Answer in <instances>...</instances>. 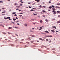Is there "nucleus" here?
Here are the masks:
<instances>
[{
  "mask_svg": "<svg viewBox=\"0 0 60 60\" xmlns=\"http://www.w3.org/2000/svg\"><path fill=\"white\" fill-rule=\"evenodd\" d=\"M52 12H54L53 14L55 15V14H56V11H52Z\"/></svg>",
  "mask_w": 60,
  "mask_h": 60,
  "instance_id": "f257e3e1",
  "label": "nucleus"
},
{
  "mask_svg": "<svg viewBox=\"0 0 60 60\" xmlns=\"http://www.w3.org/2000/svg\"><path fill=\"white\" fill-rule=\"evenodd\" d=\"M45 21L46 22H48L49 21V20H47V19L45 20Z\"/></svg>",
  "mask_w": 60,
  "mask_h": 60,
  "instance_id": "f03ea898",
  "label": "nucleus"
},
{
  "mask_svg": "<svg viewBox=\"0 0 60 60\" xmlns=\"http://www.w3.org/2000/svg\"><path fill=\"white\" fill-rule=\"evenodd\" d=\"M56 8H59V9H60V7H59L56 6L55 7Z\"/></svg>",
  "mask_w": 60,
  "mask_h": 60,
  "instance_id": "7ed1b4c3",
  "label": "nucleus"
},
{
  "mask_svg": "<svg viewBox=\"0 0 60 60\" xmlns=\"http://www.w3.org/2000/svg\"><path fill=\"white\" fill-rule=\"evenodd\" d=\"M30 36H32V37H35V36L33 35H30Z\"/></svg>",
  "mask_w": 60,
  "mask_h": 60,
  "instance_id": "20e7f679",
  "label": "nucleus"
},
{
  "mask_svg": "<svg viewBox=\"0 0 60 60\" xmlns=\"http://www.w3.org/2000/svg\"><path fill=\"white\" fill-rule=\"evenodd\" d=\"M45 33H49V32L47 31H45Z\"/></svg>",
  "mask_w": 60,
  "mask_h": 60,
  "instance_id": "39448f33",
  "label": "nucleus"
},
{
  "mask_svg": "<svg viewBox=\"0 0 60 60\" xmlns=\"http://www.w3.org/2000/svg\"><path fill=\"white\" fill-rule=\"evenodd\" d=\"M51 31L52 32H53V33H55V31H54V30H51Z\"/></svg>",
  "mask_w": 60,
  "mask_h": 60,
  "instance_id": "423d86ee",
  "label": "nucleus"
},
{
  "mask_svg": "<svg viewBox=\"0 0 60 60\" xmlns=\"http://www.w3.org/2000/svg\"><path fill=\"white\" fill-rule=\"evenodd\" d=\"M49 8L50 9V10H51V8H52V7L50 6L49 7Z\"/></svg>",
  "mask_w": 60,
  "mask_h": 60,
  "instance_id": "0eeeda50",
  "label": "nucleus"
},
{
  "mask_svg": "<svg viewBox=\"0 0 60 60\" xmlns=\"http://www.w3.org/2000/svg\"><path fill=\"white\" fill-rule=\"evenodd\" d=\"M53 28H55L56 29V27L53 26Z\"/></svg>",
  "mask_w": 60,
  "mask_h": 60,
  "instance_id": "6e6552de",
  "label": "nucleus"
},
{
  "mask_svg": "<svg viewBox=\"0 0 60 60\" xmlns=\"http://www.w3.org/2000/svg\"><path fill=\"white\" fill-rule=\"evenodd\" d=\"M12 28V27H9L8 28V29H11Z\"/></svg>",
  "mask_w": 60,
  "mask_h": 60,
  "instance_id": "1a4fd4ad",
  "label": "nucleus"
},
{
  "mask_svg": "<svg viewBox=\"0 0 60 60\" xmlns=\"http://www.w3.org/2000/svg\"><path fill=\"white\" fill-rule=\"evenodd\" d=\"M40 22V23H42L43 22V21H42V20H41Z\"/></svg>",
  "mask_w": 60,
  "mask_h": 60,
  "instance_id": "9d476101",
  "label": "nucleus"
},
{
  "mask_svg": "<svg viewBox=\"0 0 60 60\" xmlns=\"http://www.w3.org/2000/svg\"><path fill=\"white\" fill-rule=\"evenodd\" d=\"M25 26H27V24H25Z\"/></svg>",
  "mask_w": 60,
  "mask_h": 60,
  "instance_id": "9b49d317",
  "label": "nucleus"
},
{
  "mask_svg": "<svg viewBox=\"0 0 60 60\" xmlns=\"http://www.w3.org/2000/svg\"><path fill=\"white\" fill-rule=\"evenodd\" d=\"M52 37V36L50 35V36H48V37Z\"/></svg>",
  "mask_w": 60,
  "mask_h": 60,
  "instance_id": "f8f14e48",
  "label": "nucleus"
},
{
  "mask_svg": "<svg viewBox=\"0 0 60 60\" xmlns=\"http://www.w3.org/2000/svg\"><path fill=\"white\" fill-rule=\"evenodd\" d=\"M42 12H46V11L45 10H43Z\"/></svg>",
  "mask_w": 60,
  "mask_h": 60,
  "instance_id": "ddd939ff",
  "label": "nucleus"
},
{
  "mask_svg": "<svg viewBox=\"0 0 60 60\" xmlns=\"http://www.w3.org/2000/svg\"><path fill=\"white\" fill-rule=\"evenodd\" d=\"M52 7H53V8H52V9H54V6L52 5Z\"/></svg>",
  "mask_w": 60,
  "mask_h": 60,
  "instance_id": "4468645a",
  "label": "nucleus"
},
{
  "mask_svg": "<svg viewBox=\"0 0 60 60\" xmlns=\"http://www.w3.org/2000/svg\"><path fill=\"white\" fill-rule=\"evenodd\" d=\"M16 7H17V8H19L20 7V6H16Z\"/></svg>",
  "mask_w": 60,
  "mask_h": 60,
  "instance_id": "2eb2a0df",
  "label": "nucleus"
},
{
  "mask_svg": "<svg viewBox=\"0 0 60 60\" xmlns=\"http://www.w3.org/2000/svg\"><path fill=\"white\" fill-rule=\"evenodd\" d=\"M52 10L53 11H55L56 10V9H53Z\"/></svg>",
  "mask_w": 60,
  "mask_h": 60,
  "instance_id": "dca6fc26",
  "label": "nucleus"
},
{
  "mask_svg": "<svg viewBox=\"0 0 60 60\" xmlns=\"http://www.w3.org/2000/svg\"><path fill=\"white\" fill-rule=\"evenodd\" d=\"M13 20L14 21H15V20H16L15 19H13Z\"/></svg>",
  "mask_w": 60,
  "mask_h": 60,
  "instance_id": "f3484780",
  "label": "nucleus"
},
{
  "mask_svg": "<svg viewBox=\"0 0 60 60\" xmlns=\"http://www.w3.org/2000/svg\"><path fill=\"white\" fill-rule=\"evenodd\" d=\"M31 19L32 20V21H33L34 20V19Z\"/></svg>",
  "mask_w": 60,
  "mask_h": 60,
  "instance_id": "a211bd4d",
  "label": "nucleus"
},
{
  "mask_svg": "<svg viewBox=\"0 0 60 60\" xmlns=\"http://www.w3.org/2000/svg\"><path fill=\"white\" fill-rule=\"evenodd\" d=\"M39 40H42V38H39Z\"/></svg>",
  "mask_w": 60,
  "mask_h": 60,
  "instance_id": "6ab92c4d",
  "label": "nucleus"
},
{
  "mask_svg": "<svg viewBox=\"0 0 60 60\" xmlns=\"http://www.w3.org/2000/svg\"><path fill=\"white\" fill-rule=\"evenodd\" d=\"M7 19H10V17H7Z\"/></svg>",
  "mask_w": 60,
  "mask_h": 60,
  "instance_id": "aec40b11",
  "label": "nucleus"
},
{
  "mask_svg": "<svg viewBox=\"0 0 60 60\" xmlns=\"http://www.w3.org/2000/svg\"><path fill=\"white\" fill-rule=\"evenodd\" d=\"M31 11H34V10H33V9H31L30 10Z\"/></svg>",
  "mask_w": 60,
  "mask_h": 60,
  "instance_id": "412c9836",
  "label": "nucleus"
},
{
  "mask_svg": "<svg viewBox=\"0 0 60 60\" xmlns=\"http://www.w3.org/2000/svg\"><path fill=\"white\" fill-rule=\"evenodd\" d=\"M30 32H33V33H34V31H32V30H30Z\"/></svg>",
  "mask_w": 60,
  "mask_h": 60,
  "instance_id": "4be33fe9",
  "label": "nucleus"
},
{
  "mask_svg": "<svg viewBox=\"0 0 60 60\" xmlns=\"http://www.w3.org/2000/svg\"><path fill=\"white\" fill-rule=\"evenodd\" d=\"M1 26H2L3 27H4V25H1Z\"/></svg>",
  "mask_w": 60,
  "mask_h": 60,
  "instance_id": "5701e85b",
  "label": "nucleus"
},
{
  "mask_svg": "<svg viewBox=\"0 0 60 60\" xmlns=\"http://www.w3.org/2000/svg\"><path fill=\"white\" fill-rule=\"evenodd\" d=\"M57 13H60V11H57Z\"/></svg>",
  "mask_w": 60,
  "mask_h": 60,
  "instance_id": "b1692460",
  "label": "nucleus"
},
{
  "mask_svg": "<svg viewBox=\"0 0 60 60\" xmlns=\"http://www.w3.org/2000/svg\"><path fill=\"white\" fill-rule=\"evenodd\" d=\"M57 5H60V4H57Z\"/></svg>",
  "mask_w": 60,
  "mask_h": 60,
  "instance_id": "393cba45",
  "label": "nucleus"
},
{
  "mask_svg": "<svg viewBox=\"0 0 60 60\" xmlns=\"http://www.w3.org/2000/svg\"><path fill=\"white\" fill-rule=\"evenodd\" d=\"M52 19V20H55V19Z\"/></svg>",
  "mask_w": 60,
  "mask_h": 60,
  "instance_id": "a878e982",
  "label": "nucleus"
},
{
  "mask_svg": "<svg viewBox=\"0 0 60 60\" xmlns=\"http://www.w3.org/2000/svg\"><path fill=\"white\" fill-rule=\"evenodd\" d=\"M57 22V23H60V21H58V22Z\"/></svg>",
  "mask_w": 60,
  "mask_h": 60,
  "instance_id": "bb28decb",
  "label": "nucleus"
},
{
  "mask_svg": "<svg viewBox=\"0 0 60 60\" xmlns=\"http://www.w3.org/2000/svg\"><path fill=\"white\" fill-rule=\"evenodd\" d=\"M43 17H44V18H45V15H43Z\"/></svg>",
  "mask_w": 60,
  "mask_h": 60,
  "instance_id": "cd10ccee",
  "label": "nucleus"
},
{
  "mask_svg": "<svg viewBox=\"0 0 60 60\" xmlns=\"http://www.w3.org/2000/svg\"><path fill=\"white\" fill-rule=\"evenodd\" d=\"M4 19H8V18H5V17H4Z\"/></svg>",
  "mask_w": 60,
  "mask_h": 60,
  "instance_id": "c85d7f7f",
  "label": "nucleus"
},
{
  "mask_svg": "<svg viewBox=\"0 0 60 60\" xmlns=\"http://www.w3.org/2000/svg\"><path fill=\"white\" fill-rule=\"evenodd\" d=\"M25 48H26L27 47H28V46H25Z\"/></svg>",
  "mask_w": 60,
  "mask_h": 60,
  "instance_id": "c756f323",
  "label": "nucleus"
},
{
  "mask_svg": "<svg viewBox=\"0 0 60 60\" xmlns=\"http://www.w3.org/2000/svg\"><path fill=\"white\" fill-rule=\"evenodd\" d=\"M33 14L34 15H37V14H36L33 13Z\"/></svg>",
  "mask_w": 60,
  "mask_h": 60,
  "instance_id": "7c9ffc66",
  "label": "nucleus"
},
{
  "mask_svg": "<svg viewBox=\"0 0 60 60\" xmlns=\"http://www.w3.org/2000/svg\"><path fill=\"white\" fill-rule=\"evenodd\" d=\"M5 11H4L3 12H2V13H5Z\"/></svg>",
  "mask_w": 60,
  "mask_h": 60,
  "instance_id": "2f4dec72",
  "label": "nucleus"
},
{
  "mask_svg": "<svg viewBox=\"0 0 60 60\" xmlns=\"http://www.w3.org/2000/svg\"><path fill=\"white\" fill-rule=\"evenodd\" d=\"M42 34H47L45 33H42Z\"/></svg>",
  "mask_w": 60,
  "mask_h": 60,
  "instance_id": "473e14b6",
  "label": "nucleus"
},
{
  "mask_svg": "<svg viewBox=\"0 0 60 60\" xmlns=\"http://www.w3.org/2000/svg\"><path fill=\"white\" fill-rule=\"evenodd\" d=\"M31 42L32 43H33V42H34V41H31Z\"/></svg>",
  "mask_w": 60,
  "mask_h": 60,
  "instance_id": "72a5a7b5",
  "label": "nucleus"
},
{
  "mask_svg": "<svg viewBox=\"0 0 60 60\" xmlns=\"http://www.w3.org/2000/svg\"><path fill=\"white\" fill-rule=\"evenodd\" d=\"M14 16H17V15L16 14L14 15Z\"/></svg>",
  "mask_w": 60,
  "mask_h": 60,
  "instance_id": "f704fd0d",
  "label": "nucleus"
},
{
  "mask_svg": "<svg viewBox=\"0 0 60 60\" xmlns=\"http://www.w3.org/2000/svg\"><path fill=\"white\" fill-rule=\"evenodd\" d=\"M21 11V10H19L18 11Z\"/></svg>",
  "mask_w": 60,
  "mask_h": 60,
  "instance_id": "c9c22d12",
  "label": "nucleus"
},
{
  "mask_svg": "<svg viewBox=\"0 0 60 60\" xmlns=\"http://www.w3.org/2000/svg\"><path fill=\"white\" fill-rule=\"evenodd\" d=\"M8 34H11V33H10V32H8Z\"/></svg>",
  "mask_w": 60,
  "mask_h": 60,
  "instance_id": "e433bc0d",
  "label": "nucleus"
},
{
  "mask_svg": "<svg viewBox=\"0 0 60 60\" xmlns=\"http://www.w3.org/2000/svg\"><path fill=\"white\" fill-rule=\"evenodd\" d=\"M21 0L20 1V2H22V0Z\"/></svg>",
  "mask_w": 60,
  "mask_h": 60,
  "instance_id": "4c0bfd02",
  "label": "nucleus"
},
{
  "mask_svg": "<svg viewBox=\"0 0 60 60\" xmlns=\"http://www.w3.org/2000/svg\"><path fill=\"white\" fill-rule=\"evenodd\" d=\"M19 16H20V17H22V15H19Z\"/></svg>",
  "mask_w": 60,
  "mask_h": 60,
  "instance_id": "58836bf2",
  "label": "nucleus"
},
{
  "mask_svg": "<svg viewBox=\"0 0 60 60\" xmlns=\"http://www.w3.org/2000/svg\"><path fill=\"white\" fill-rule=\"evenodd\" d=\"M40 29H42V27H40Z\"/></svg>",
  "mask_w": 60,
  "mask_h": 60,
  "instance_id": "ea45409f",
  "label": "nucleus"
},
{
  "mask_svg": "<svg viewBox=\"0 0 60 60\" xmlns=\"http://www.w3.org/2000/svg\"><path fill=\"white\" fill-rule=\"evenodd\" d=\"M43 7H44V8H46V6H43Z\"/></svg>",
  "mask_w": 60,
  "mask_h": 60,
  "instance_id": "a19ab883",
  "label": "nucleus"
},
{
  "mask_svg": "<svg viewBox=\"0 0 60 60\" xmlns=\"http://www.w3.org/2000/svg\"><path fill=\"white\" fill-rule=\"evenodd\" d=\"M21 3H22V4H23V3H24V2H21Z\"/></svg>",
  "mask_w": 60,
  "mask_h": 60,
  "instance_id": "79ce46f5",
  "label": "nucleus"
},
{
  "mask_svg": "<svg viewBox=\"0 0 60 60\" xmlns=\"http://www.w3.org/2000/svg\"><path fill=\"white\" fill-rule=\"evenodd\" d=\"M45 36L46 37H49V36Z\"/></svg>",
  "mask_w": 60,
  "mask_h": 60,
  "instance_id": "37998d69",
  "label": "nucleus"
},
{
  "mask_svg": "<svg viewBox=\"0 0 60 60\" xmlns=\"http://www.w3.org/2000/svg\"><path fill=\"white\" fill-rule=\"evenodd\" d=\"M29 8H31V7L30 6H29Z\"/></svg>",
  "mask_w": 60,
  "mask_h": 60,
  "instance_id": "c03bdc74",
  "label": "nucleus"
},
{
  "mask_svg": "<svg viewBox=\"0 0 60 60\" xmlns=\"http://www.w3.org/2000/svg\"><path fill=\"white\" fill-rule=\"evenodd\" d=\"M20 6H22L23 5V4H20Z\"/></svg>",
  "mask_w": 60,
  "mask_h": 60,
  "instance_id": "a18cd8bd",
  "label": "nucleus"
},
{
  "mask_svg": "<svg viewBox=\"0 0 60 60\" xmlns=\"http://www.w3.org/2000/svg\"><path fill=\"white\" fill-rule=\"evenodd\" d=\"M19 10V9L18 8H17L16 9V10Z\"/></svg>",
  "mask_w": 60,
  "mask_h": 60,
  "instance_id": "49530a36",
  "label": "nucleus"
},
{
  "mask_svg": "<svg viewBox=\"0 0 60 60\" xmlns=\"http://www.w3.org/2000/svg\"><path fill=\"white\" fill-rule=\"evenodd\" d=\"M12 14H15V13H13Z\"/></svg>",
  "mask_w": 60,
  "mask_h": 60,
  "instance_id": "de8ad7c7",
  "label": "nucleus"
},
{
  "mask_svg": "<svg viewBox=\"0 0 60 60\" xmlns=\"http://www.w3.org/2000/svg\"><path fill=\"white\" fill-rule=\"evenodd\" d=\"M33 24L34 25H35V23L34 22V23H33Z\"/></svg>",
  "mask_w": 60,
  "mask_h": 60,
  "instance_id": "09e8293b",
  "label": "nucleus"
},
{
  "mask_svg": "<svg viewBox=\"0 0 60 60\" xmlns=\"http://www.w3.org/2000/svg\"><path fill=\"white\" fill-rule=\"evenodd\" d=\"M50 42H51V40L49 41V43H50Z\"/></svg>",
  "mask_w": 60,
  "mask_h": 60,
  "instance_id": "8fccbe9b",
  "label": "nucleus"
},
{
  "mask_svg": "<svg viewBox=\"0 0 60 60\" xmlns=\"http://www.w3.org/2000/svg\"><path fill=\"white\" fill-rule=\"evenodd\" d=\"M40 0H38V2H40Z\"/></svg>",
  "mask_w": 60,
  "mask_h": 60,
  "instance_id": "3c124183",
  "label": "nucleus"
},
{
  "mask_svg": "<svg viewBox=\"0 0 60 60\" xmlns=\"http://www.w3.org/2000/svg\"><path fill=\"white\" fill-rule=\"evenodd\" d=\"M19 14H23V13H19Z\"/></svg>",
  "mask_w": 60,
  "mask_h": 60,
  "instance_id": "603ef678",
  "label": "nucleus"
},
{
  "mask_svg": "<svg viewBox=\"0 0 60 60\" xmlns=\"http://www.w3.org/2000/svg\"><path fill=\"white\" fill-rule=\"evenodd\" d=\"M17 25H19V26L20 25L19 24V23H17Z\"/></svg>",
  "mask_w": 60,
  "mask_h": 60,
  "instance_id": "864d4df0",
  "label": "nucleus"
},
{
  "mask_svg": "<svg viewBox=\"0 0 60 60\" xmlns=\"http://www.w3.org/2000/svg\"><path fill=\"white\" fill-rule=\"evenodd\" d=\"M15 27V28H18V27Z\"/></svg>",
  "mask_w": 60,
  "mask_h": 60,
  "instance_id": "5fc2aeb1",
  "label": "nucleus"
},
{
  "mask_svg": "<svg viewBox=\"0 0 60 60\" xmlns=\"http://www.w3.org/2000/svg\"><path fill=\"white\" fill-rule=\"evenodd\" d=\"M51 3V1H49V3Z\"/></svg>",
  "mask_w": 60,
  "mask_h": 60,
  "instance_id": "6e6d98bb",
  "label": "nucleus"
},
{
  "mask_svg": "<svg viewBox=\"0 0 60 60\" xmlns=\"http://www.w3.org/2000/svg\"><path fill=\"white\" fill-rule=\"evenodd\" d=\"M58 17H60V15H59L58 16Z\"/></svg>",
  "mask_w": 60,
  "mask_h": 60,
  "instance_id": "4d7b16f0",
  "label": "nucleus"
},
{
  "mask_svg": "<svg viewBox=\"0 0 60 60\" xmlns=\"http://www.w3.org/2000/svg\"><path fill=\"white\" fill-rule=\"evenodd\" d=\"M35 3H34V4H32V5H34V4H35Z\"/></svg>",
  "mask_w": 60,
  "mask_h": 60,
  "instance_id": "13d9d810",
  "label": "nucleus"
},
{
  "mask_svg": "<svg viewBox=\"0 0 60 60\" xmlns=\"http://www.w3.org/2000/svg\"><path fill=\"white\" fill-rule=\"evenodd\" d=\"M16 21V22H19V21Z\"/></svg>",
  "mask_w": 60,
  "mask_h": 60,
  "instance_id": "bf43d9fd",
  "label": "nucleus"
},
{
  "mask_svg": "<svg viewBox=\"0 0 60 60\" xmlns=\"http://www.w3.org/2000/svg\"><path fill=\"white\" fill-rule=\"evenodd\" d=\"M16 19H18V18L17 17H16Z\"/></svg>",
  "mask_w": 60,
  "mask_h": 60,
  "instance_id": "052dcab7",
  "label": "nucleus"
},
{
  "mask_svg": "<svg viewBox=\"0 0 60 60\" xmlns=\"http://www.w3.org/2000/svg\"><path fill=\"white\" fill-rule=\"evenodd\" d=\"M46 40L47 41H48V39H46Z\"/></svg>",
  "mask_w": 60,
  "mask_h": 60,
  "instance_id": "680f3d73",
  "label": "nucleus"
},
{
  "mask_svg": "<svg viewBox=\"0 0 60 60\" xmlns=\"http://www.w3.org/2000/svg\"><path fill=\"white\" fill-rule=\"evenodd\" d=\"M9 20H11V19H9Z\"/></svg>",
  "mask_w": 60,
  "mask_h": 60,
  "instance_id": "e2e57ef3",
  "label": "nucleus"
},
{
  "mask_svg": "<svg viewBox=\"0 0 60 60\" xmlns=\"http://www.w3.org/2000/svg\"><path fill=\"white\" fill-rule=\"evenodd\" d=\"M40 7H41V5L39 6Z\"/></svg>",
  "mask_w": 60,
  "mask_h": 60,
  "instance_id": "0e129e2a",
  "label": "nucleus"
},
{
  "mask_svg": "<svg viewBox=\"0 0 60 60\" xmlns=\"http://www.w3.org/2000/svg\"><path fill=\"white\" fill-rule=\"evenodd\" d=\"M33 9H35V8H33Z\"/></svg>",
  "mask_w": 60,
  "mask_h": 60,
  "instance_id": "69168bd1",
  "label": "nucleus"
},
{
  "mask_svg": "<svg viewBox=\"0 0 60 60\" xmlns=\"http://www.w3.org/2000/svg\"><path fill=\"white\" fill-rule=\"evenodd\" d=\"M15 5H16L17 4L16 3H15Z\"/></svg>",
  "mask_w": 60,
  "mask_h": 60,
  "instance_id": "338daca9",
  "label": "nucleus"
},
{
  "mask_svg": "<svg viewBox=\"0 0 60 60\" xmlns=\"http://www.w3.org/2000/svg\"><path fill=\"white\" fill-rule=\"evenodd\" d=\"M35 1H38V0H35Z\"/></svg>",
  "mask_w": 60,
  "mask_h": 60,
  "instance_id": "774afa93",
  "label": "nucleus"
}]
</instances>
